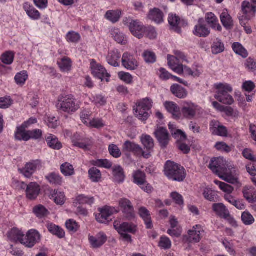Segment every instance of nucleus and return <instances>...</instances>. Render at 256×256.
<instances>
[{
  "mask_svg": "<svg viewBox=\"0 0 256 256\" xmlns=\"http://www.w3.org/2000/svg\"><path fill=\"white\" fill-rule=\"evenodd\" d=\"M168 22L172 28L176 31H179L178 28V25L180 23V18L174 14H170L168 17Z\"/></svg>",
  "mask_w": 256,
  "mask_h": 256,
  "instance_id": "obj_56",
  "label": "nucleus"
},
{
  "mask_svg": "<svg viewBox=\"0 0 256 256\" xmlns=\"http://www.w3.org/2000/svg\"><path fill=\"white\" fill-rule=\"evenodd\" d=\"M242 220L246 226H250L254 222L253 216L248 212H244L242 214Z\"/></svg>",
  "mask_w": 256,
  "mask_h": 256,
  "instance_id": "obj_61",
  "label": "nucleus"
},
{
  "mask_svg": "<svg viewBox=\"0 0 256 256\" xmlns=\"http://www.w3.org/2000/svg\"><path fill=\"white\" fill-rule=\"evenodd\" d=\"M119 206L126 220H134L136 218V214L134 208L129 200L127 198H122L119 201Z\"/></svg>",
  "mask_w": 256,
  "mask_h": 256,
  "instance_id": "obj_12",
  "label": "nucleus"
},
{
  "mask_svg": "<svg viewBox=\"0 0 256 256\" xmlns=\"http://www.w3.org/2000/svg\"><path fill=\"white\" fill-rule=\"evenodd\" d=\"M90 179L93 182H98L101 178V172L99 170L96 168H92L88 170Z\"/></svg>",
  "mask_w": 256,
  "mask_h": 256,
  "instance_id": "obj_57",
  "label": "nucleus"
},
{
  "mask_svg": "<svg viewBox=\"0 0 256 256\" xmlns=\"http://www.w3.org/2000/svg\"><path fill=\"white\" fill-rule=\"evenodd\" d=\"M172 92L176 97L180 98H185L187 96L186 90L178 84H174L170 87Z\"/></svg>",
  "mask_w": 256,
  "mask_h": 256,
  "instance_id": "obj_39",
  "label": "nucleus"
},
{
  "mask_svg": "<svg viewBox=\"0 0 256 256\" xmlns=\"http://www.w3.org/2000/svg\"><path fill=\"white\" fill-rule=\"evenodd\" d=\"M220 178L232 184H239V172L232 163Z\"/></svg>",
  "mask_w": 256,
  "mask_h": 256,
  "instance_id": "obj_13",
  "label": "nucleus"
},
{
  "mask_svg": "<svg viewBox=\"0 0 256 256\" xmlns=\"http://www.w3.org/2000/svg\"><path fill=\"white\" fill-rule=\"evenodd\" d=\"M46 178L49 182L52 184L60 185L62 182L60 176L54 172L49 174Z\"/></svg>",
  "mask_w": 256,
  "mask_h": 256,
  "instance_id": "obj_50",
  "label": "nucleus"
},
{
  "mask_svg": "<svg viewBox=\"0 0 256 256\" xmlns=\"http://www.w3.org/2000/svg\"><path fill=\"white\" fill-rule=\"evenodd\" d=\"M232 48L234 52L242 57L246 58L248 56V52L242 44L239 42H234L232 45Z\"/></svg>",
  "mask_w": 256,
  "mask_h": 256,
  "instance_id": "obj_45",
  "label": "nucleus"
},
{
  "mask_svg": "<svg viewBox=\"0 0 256 256\" xmlns=\"http://www.w3.org/2000/svg\"><path fill=\"white\" fill-rule=\"evenodd\" d=\"M164 106L166 110L172 114L173 118L178 120L181 118L180 108L176 104L172 102H166Z\"/></svg>",
  "mask_w": 256,
  "mask_h": 256,
  "instance_id": "obj_25",
  "label": "nucleus"
},
{
  "mask_svg": "<svg viewBox=\"0 0 256 256\" xmlns=\"http://www.w3.org/2000/svg\"><path fill=\"white\" fill-rule=\"evenodd\" d=\"M154 134L160 146L162 147L166 146L169 142L168 130L164 128H158L156 130Z\"/></svg>",
  "mask_w": 256,
  "mask_h": 256,
  "instance_id": "obj_22",
  "label": "nucleus"
},
{
  "mask_svg": "<svg viewBox=\"0 0 256 256\" xmlns=\"http://www.w3.org/2000/svg\"><path fill=\"white\" fill-rule=\"evenodd\" d=\"M118 75V78L126 84H130L133 82V76L128 72H120Z\"/></svg>",
  "mask_w": 256,
  "mask_h": 256,
  "instance_id": "obj_55",
  "label": "nucleus"
},
{
  "mask_svg": "<svg viewBox=\"0 0 256 256\" xmlns=\"http://www.w3.org/2000/svg\"><path fill=\"white\" fill-rule=\"evenodd\" d=\"M214 148L218 152L226 154L230 152L232 150L230 146L222 142H216L214 145Z\"/></svg>",
  "mask_w": 256,
  "mask_h": 256,
  "instance_id": "obj_54",
  "label": "nucleus"
},
{
  "mask_svg": "<svg viewBox=\"0 0 256 256\" xmlns=\"http://www.w3.org/2000/svg\"><path fill=\"white\" fill-rule=\"evenodd\" d=\"M210 129L212 133L215 135L221 136H227L228 130L226 128L220 124L216 120L212 121L210 124Z\"/></svg>",
  "mask_w": 256,
  "mask_h": 256,
  "instance_id": "obj_23",
  "label": "nucleus"
},
{
  "mask_svg": "<svg viewBox=\"0 0 256 256\" xmlns=\"http://www.w3.org/2000/svg\"><path fill=\"white\" fill-rule=\"evenodd\" d=\"M80 34L74 31L69 32L66 35V39L69 42L77 43L80 40Z\"/></svg>",
  "mask_w": 256,
  "mask_h": 256,
  "instance_id": "obj_60",
  "label": "nucleus"
},
{
  "mask_svg": "<svg viewBox=\"0 0 256 256\" xmlns=\"http://www.w3.org/2000/svg\"><path fill=\"white\" fill-rule=\"evenodd\" d=\"M177 220L174 217L172 216L170 219V224L171 228L168 230V233L170 236L178 238L182 234V228L178 226Z\"/></svg>",
  "mask_w": 256,
  "mask_h": 256,
  "instance_id": "obj_31",
  "label": "nucleus"
},
{
  "mask_svg": "<svg viewBox=\"0 0 256 256\" xmlns=\"http://www.w3.org/2000/svg\"><path fill=\"white\" fill-rule=\"evenodd\" d=\"M80 104L72 95H66L58 100L56 108L60 112L72 114L80 108Z\"/></svg>",
  "mask_w": 256,
  "mask_h": 256,
  "instance_id": "obj_3",
  "label": "nucleus"
},
{
  "mask_svg": "<svg viewBox=\"0 0 256 256\" xmlns=\"http://www.w3.org/2000/svg\"><path fill=\"white\" fill-rule=\"evenodd\" d=\"M203 195L206 200L210 202H216L218 200L219 196L217 192L210 188H205L204 190Z\"/></svg>",
  "mask_w": 256,
  "mask_h": 256,
  "instance_id": "obj_42",
  "label": "nucleus"
},
{
  "mask_svg": "<svg viewBox=\"0 0 256 256\" xmlns=\"http://www.w3.org/2000/svg\"><path fill=\"white\" fill-rule=\"evenodd\" d=\"M92 164L98 167L104 168H110L112 166L111 162L106 159H100L92 160Z\"/></svg>",
  "mask_w": 256,
  "mask_h": 256,
  "instance_id": "obj_58",
  "label": "nucleus"
},
{
  "mask_svg": "<svg viewBox=\"0 0 256 256\" xmlns=\"http://www.w3.org/2000/svg\"><path fill=\"white\" fill-rule=\"evenodd\" d=\"M242 194L244 198L249 203L256 202V190L252 186H245L242 189Z\"/></svg>",
  "mask_w": 256,
  "mask_h": 256,
  "instance_id": "obj_26",
  "label": "nucleus"
},
{
  "mask_svg": "<svg viewBox=\"0 0 256 256\" xmlns=\"http://www.w3.org/2000/svg\"><path fill=\"white\" fill-rule=\"evenodd\" d=\"M214 182L218 186L220 190L226 194H231L234 190V188L232 186L224 182L215 180H214Z\"/></svg>",
  "mask_w": 256,
  "mask_h": 256,
  "instance_id": "obj_49",
  "label": "nucleus"
},
{
  "mask_svg": "<svg viewBox=\"0 0 256 256\" xmlns=\"http://www.w3.org/2000/svg\"><path fill=\"white\" fill-rule=\"evenodd\" d=\"M206 20L207 23L210 27L218 31L222 30V26L218 24V20L216 16L212 12H208L206 16Z\"/></svg>",
  "mask_w": 256,
  "mask_h": 256,
  "instance_id": "obj_33",
  "label": "nucleus"
},
{
  "mask_svg": "<svg viewBox=\"0 0 256 256\" xmlns=\"http://www.w3.org/2000/svg\"><path fill=\"white\" fill-rule=\"evenodd\" d=\"M76 200L80 204H88L91 205L94 202V197H88L84 194H80L76 197Z\"/></svg>",
  "mask_w": 256,
  "mask_h": 256,
  "instance_id": "obj_64",
  "label": "nucleus"
},
{
  "mask_svg": "<svg viewBox=\"0 0 256 256\" xmlns=\"http://www.w3.org/2000/svg\"><path fill=\"white\" fill-rule=\"evenodd\" d=\"M48 231L54 235L56 236L58 238H62L65 236V232L63 229L53 224H48L47 225Z\"/></svg>",
  "mask_w": 256,
  "mask_h": 256,
  "instance_id": "obj_41",
  "label": "nucleus"
},
{
  "mask_svg": "<svg viewBox=\"0 0 256 256\" xmlns=\"http://www.w3.org/2000/svg\"><path fill=\"white\" fill-rule=\"evenodd\" d=\"M42 168V162L40 160H31L26 162L24 166L18 169V172L24 177L30 178L38 170Z\"/></svg>",
  "mask_w": 256,
  "mask_h": 256,
  "instance_id": "obj_10",
  "label": "nucleus"
},
{
  "mask_svg": "<svg viewBox=\"0 0 256 256\" xmlns=\"http://www.w3.org/2000/svg\"><path fill=\"white\" fill-rule=\"evenodd\" d=\"M242 13L238 18L242 26H245L247 22L254 18L256 13V8L248 1H244L242 4Z\"/></svg>",
  "mask_w": 256,
  "mask_h": 256,
  "instance_id": "obj_7",
  "label": "nucleus"
},
{
  "mask_svg": "<svg viewBox=\"0 0 256 256\" xmlns=\"http://www.w3.org/2000/svg\"><path fill=\"white\" fill-rule=\"evenodd\" d=\"M204 233L202 226L200 225H196L188 231V236H186V238L188 242L198 243L200 240Z\"/></svg>",
  "mask_w": 256,
  "mask_h": 256,
  "instance_id": "obj_16",
  "label": "nucleus"
},
{
  "mask_svg": "<svg viewBox=\"0 0 256 256\" xmlns=\"http://www.w3.org/2000/svg\"><path fill=\"white\" fill-rule=\"evenodd\" d=\"M72 142L74 146L78 147L84 150H90L92 145V142L89 139L81 140L77 138L74 140V138Z\"/></svg>",
  "mask_w": 256,
  "mask_h": 256,
  "instance_id": "obj_37",
  "label": "nucleus"
},
{
  "mask_svg": "<svg viewBox=\"0 0 256 256\" xmlns=\"http://www.w3.org/2000/svg\"><path fill=\"white\" fill-rule=\"evenodd\" d=\"M124 149L128 152H133L137 155L142 154V148L135 143L129 141H126L124 143Z\"/></svg>",
  "mask_w": 256,
  "mask_h": 256,
  "instance_id": "obj_40",
  "label": "nucleus"
},
{
  "mask_svg": "<svg viewBox=\"0 0 256 256\" xmlns=\"http://www.w3.org/2000/svg\"><path fill=\"white\" fill-rule=\"evenodd\" d=\"M48 146L54 150H60L62 148V144L58 140L56 137L52 134H50L46 138Z\"/></svg>",
  "mask_w": 256,
  "mask_h": 256,
  "instance_id": "obj_44",
  "label": "nucleus"
},
{
  "mask_svg": "<svg viewBox=\"0 0 256 256\" xmlns=\"http://www.w3.org/2000/svg\"><path fill=\"white\" fill-rule=\"evenodd\" d=\"M194 34L200 38H206L210 34V29L205 24L204 19H199L193 30Z\"/></svg>",
  "mask_w": 256,
  "mask_h": 256,
  "instance_id": "obj_19",
  "label": "nucleus"
},
{
  "mask_svg": "<svg viewBox=\"0 0 256 256\" xmlns=\"http://www.w3.org/2000/svg\"><path fill=\"white\" fill-rule=\"evenodd\" d=\"M33 212L39 218H42L48 213L46 208L41 204L34 206L33 208Z\"/></svg>",
  "mask_w": 256,
  "mask_h": 256,
  "instance_id": "obj_59",
  "label": "nucleus"
},
{
  "mask_svg": "<svg viewBox=\"0 0 256 256\" xmlns=\"http://www.w3.org/2000/svg\"><path fill=\"white\" fill-rule=\"evenodd\" d=\"M213 211L216 215L223 218L226 220L233 226L236 227L238 224L234 218L230 216L228 209L222 203L214 204L212 206Z\"/></svg>",
  "mask_w": 256,
  "mask_h": 256,
  "instance_id": "obj_9",
  "label": "nucleus"
},
{
  "mask_svg": "<svg viewBox=\"0 0 256 256\" xmlns=\"http://www.w3.org/2000/svg\"><path fill=\"white\" fill-rule=\"evenodd\" d=\"M114 228L122 236L123 238L128 242H130L132 240L131 236L126 234L129 232L135 234L137 230V225L134 223H129L128 222H123L122 224H118L116 222L113 224Z\"/></svg>",
  "mask_w": 256,
  "mask_h": 256,
  "instance_id": "obj_6",
  "label": "nucleus"
},
{
  "mask_svg": "<svg viewBox=\"0 0 256 256\" xmlns=\"http://www.w3.org/2000/svg\"><path fill=\"white\" fill-rule=\"evenodd\" d=\"M107 238L104 234H100L98 237L90 236L88 240L92 248H97L102 246L106 241Z\"/></svg>",
  "mask_w": 256,
  "mask_h": 256,
  "instance_id": "obj_30",
  "label": "nucleus"
},
{
  "mask_svg": "<svg viewBox=\"0 0 256 256\" xmlns=\"http://www.w3.org/2000/svg\"><path fill=\"white\" fill-rule=\"evenodd\" d=\"M7 236L8 240L11 242H20L22 244L24 234L20 230L14 228L8 232Z\"/></svg>",
  "mask_w": 256,
  "mask_h": 256,
  "instance_id": "obj_28",
  "label": "nucleus"
},
{
  "mask_svg": "<svg viewBox=\"0 0 256 256\" xmlns=\"http://www.w3.org/2000/svg\"><path fill=\"white\" fill-rule=\"evenodd\" d=\"M42 130L39 129H35L32 130H22L16 132L15 138L18 140L28 141L30 139L38 140L42 136Z\"/></svg>",
  "mask_w": 256,
  "mask_h": 256,
  "instance_id": "obj_15",
  "label": "nucleus"
},
{
  "mask_svg": "<svg viewBox=\"0 0 256 256\" xmlns=\"http://www.w3.org/2000/svg\"><path fill=\"white\" fill-rule=\"evenodd\" d=\"M182 112L185 118L191 120L195 117L200 116L204 113V110L199 106L190 101H185L182 104Z\"/></svg>",
  "mask_w": 256,
  "mask_h": 256,
  "instance_id": "obj_5",
  "label": "nucleus"
},
{
  "mask_svg": "<svg viewBox=\"0 0 256 256\" xmlns=\"http://www.w3.org/2000/svg\"><path fill=\"white\" fill-rule=\"evenodd\" d=\"M24 237L22 244L28 248H32L40 240V234L34 229L29 230Z\"/></svg>",
  "mask_w": 256,
  "mask_h": 256,
  "instance_id": "obj_14",
  "label": "nucleus"
},
{
  "mask_svg": "<svg viewBox=\"0 0 256 256\" xmlns=\"http://www.w3.org/2000/svg\"><path fill=\"white\" fill-rule=\"evenodd\" d=\"M142 142L144 147L148 150L147 152H145L142 150V155L145 158H148L150 150L154 146L153 139L151 136L148 135H142L141 137Z\"/></svg>",
  "mask_w": 256,
  "mask_h": 256,
  "instance_id": "obj_24",
  "label": "nucleus"
},
{
  "mask_svg": "<svg viewBox=\"0 0 256 256\" xmlns=\"http://www.w3.org/2000/svg\"><path fill=\"white\" fill-rule=\"evenodd\" d=\"M125 176L122 168L118 166H113V181L120 184L124 182Z\"/></svg>",
  "mask_w": 256,
  "mask_h": 256,
  "instance_id": "obj_36",
  "label": "nucleus"
},
{
  "mask_svg": "<svg viewBox=\"0 0 256 256\" xmlns=\"http://www.w3.org/2000/svg\"><path fill=\"white\" fill-rule=\"evenodd\" d=\"M58 64L63 72H68L70 70L71 68V61L69 58H64L60 61L58 62Z\"/></svg>",
  "mask_w": 256,
  "mask_h": 256,
  "instance_id": "obj_52",
  "label": "nucleus"
},
{
  "mask_svg": "<svg viewBox=\"0 0 256 256\" xmlns=\"http://www.w3.org/2000/svg\"><path fill=\"white\" fill-rule=\"evenodd\" d=\"M148 18L156 24H160L164 21V14L162 12L156 8L151 10L150 11Z\"/></svg>",
  "mask_w": 256,
  "mask_h": 256,
  "instance_id": "obj_34",
  "label": "nucleus"
},
{
  "mask_svg": "<svg viewBox=\"0 0 256 256\" xmlns=\"http://www.w3.org/2000/svg\"><path fill=\"white\" fill-rule=\"evenodd\" d=\"M90 68L93 76L102 81H110V74L106 72L105 68L98 64L94 60H90Z\"/></svg>",
  "mask_w": 256,
  "mask_h": 256,
  "instance_id": "obj_11",
  "label": "nucleus"
},
{
  "mask_svg": "<svg viewBox=\"0 0 256 256\" xmlns=\"http://www.w3.org/2000/svg\"><path fill=\"white\" fill-rule=\"evenodd\" d=\"M220 20L223 26L226 28H230L232 26L233 21L227 10L222 12L220 15Z\"/></svg>",
  "mask_w": 256,
  "mask_h": 256,
  "instance_id": "obj_43",
  "label": "nucleus"
},
{
  "mask_svg": "<svg viewBox=\"0 0 256 256\" xmlns=\"http://www.w3.org/2000/svg\"><path fill=\"white\" fill-rule=\"evenodd\" d=\"M23 8L28 16L32 20H37L40 17V12L28 2L24 4Z\"/></svg>",
  "mask_w": 256,
  "mask_h": 256,
  "instance_id": "obj_32",
  "label": "nucleus"
},
{
  "mask_svg": "<svg viewBox=\"0 0 256 256\" xmlns=\"http://www.w3.org/2000/svg\"><path fill=\"white\" fill-rule=\"evenodd\" d=\"M152 106V102L148 98L138 101L134 108L135 116L140 120H146L150 116V111Z\"/></svg>",
  "mask_w": 256,
  "mask_h": 256,
  "instance_id": "obj_4",
  "label": "nucleus"
},
{
  "mask_svg": "<svg viewBox=\"0 0 256 256\" xmlns=\"http://www.w3.org/2000/svg\"><path fill=\"white\" fill-rule=\"evenodd\" d=\"M98 214H95V218L96 221L100 223L105 224L108 222V218L111 216L112 212L110 208L105 206L103 208H98Z\"/></svg>",
  "mask_w": 256,
  "mask_h": 256,
  "instance_id": "obj_20",
  "label": "nucleus"
},
{
  "mask_svg": "<svg viewBox=\"0 0 256 256\" xmlns=\"http://www.w3.org/2000/svg\"><path fill=\"white\" fill-rule=\"evenodd\" d=\"M214 88L216 90L214 98L218 102L228 105L234 103V98L230 94L232 91V88L230 84L225 82H219L214 84Z\"/></svg>",
  "mask_w": 256,
  "mask_h": 256,
  "instance_id": "obj_1",
  "label": "nucleus"
},
{
  "mask_svg": "<svg viewBox=\"0 0 256 256\" xmlns=\"http://www.w3.org/2000/svg\"><path fill=\"white\" fill-rule=\"evenodd\" d=\"M40 190V186L36 182H30L26 190V196L30 200H35L38 196Z\"/></svg>",
  "mask_w": 256,
  "mask_h": 256,
  "instance_id": "obj_21",
  "label": "nucleus"
},
{
  "mask_svg": "<svg viewBox=\"0 0 256 256\" xmlns=\"http://www.w3.org/2000/svg\"><path fill=\"white\" fill-rule=\"evenodd\" d=\"M231 164L224 158L219 157L211 160L209 168L214 173L220 178Z\"/></svg>",
  "mask_w": 256,
  "mask_h": 256,
  "instance_id": "obj_8",
  "label": "nucleus"
},
{
  "mask_svg": "<svg viewBox=\"0 0 256 256\" xmlns=\"http://www.w3.org/2000/svg\"><path fill=\"white\" fill-rule=\"evenodd\" d=\"M134 182L138 186L144 184L146 175L140 170H136L133 173Z\"/></svg>",
  "mask_w": 256,
  "mask_h": 256,
  "instance_id": "obj_48",
  "label": "nucleus"
},
{
  "mask_svg": "<svg viewBox=\"0 0 256 256\" xmlns=\"http://www.w3.org/2000/svg\"><path fill=\"white\" fill-rule=\"evenodd\" d=\"M212 52L214 54H218L222 52L224 50V46L222 41L216 38L212 46Z\"/></svg>",
  "mask_w": 256,
  "mask_h": 256,
  "instance_id": "obj_47",
  "label": "nucleus"
},
{
  "mask_svg": "<svg viewBox=\"0 0 256 256\" xmlns=\"http://www.w3.org/2000/svg\"><path fill=\"white\" fill-rule=\"evenodd\" d=\"M168 65L170 68L175 72L180 74L182 71V64H180L178 58L174 56H168Z\"/></svg>",
  "mask_w": 256,
  "mask_h": 256,
  "instance_id": "obj_29",
  "label": "nucleus"
},
{
  "mask_svg": "<svg viewBox=\"0 0 256 256\" xmlns=\"http://www.w3.org/2000/svg\"><path fill=\"white\" fill-rule=\"evenodd\" d=\"M113 38L121 44H126L128 42L126 36L118 29L113 30Z\"/></svg>",
  "mask_w": 256,
  "mask_h": 256,
  "instance_id": "obj_46",
  "label": "nucleus"
},
{
  "mask_svg": "<svg viewBox=\"0 0 256 256\" xmlns=\"http://www.w3.org/2000/svg\"><path fill=\"white\" fill-rule=\"evenodd\" d=\"M142 56L146 63H154L156 61V56L152 52L146 50L143 53Z\"/></svg>",
  "mask_w": 256,
  "mask_h": 256,
  "instance_id": "obj_63",
  "label": "nucleus"
},
{
  "mask_svg": "<svg viewBox=\"0 0 256 256\" xmlns=\"http://www.w3.org/2000/svg\"><path fill=\"white\" fill-rule=\"evenodd\" d=\"M60 170L65 176H70L74 174L73 166L68 162H65L61 165Z\"/></svg>",
  "mask_w": 256,
  "mask_h": 256,
  "instance_id": "obj_53",
  "label": "nucleus"
},
{
  "mask_svg": "<svg viewBox=\"0 0 256 256\" xmlns=\"http://www.w3.org/2000/svg\"><path fill=\"white\" fill-rule=\"evenodd\" d=\"M49 197L57 204L61 206L64 203L65 196L63 192H59L58 190H51Z\"/></svg>",
  "mask_w": 256,
  "mask_h": 256,
  "instance_id": "obj_38",
  "label": "nucleus"
},
{
  "mask_svg": "<svg viewBox=\"0 0 256 256\" xmlns=\"http://www.w3.org/2000/svg\"><path fill=\"white\" fill-rule=\"evenodd\" d=\"M129 30L133 36L140 39L144 35L145 26L137 20H132L128 26Z\"/></svg>",
  "mask_w": 256,
  "mask_h": 256,
  "instance_id": "obj_18",
  "label": "nucleus"
},
{
  "mask_svg": "<svg viewBox=\"0 0 256 256\" xmlns=\"http://www.w3.org/2000/svg\"><path fill=\"white\" fill-rule=\"evenodd\" d=\"M122 63L125 68L130 70H136L138 66L137 60L134 58L133 55L128 52H126L123 54Z\"/></svg>",
  "mask_w": 256,
  "mask_h": 256,
  "instance_id": "obj_17",
  "label": "nucleus"
},
{
  "mask_svg": "<svg viewBox=\"0 0 256 256\" xmlns=\"http://www.w3.org/2000/svg\"><path fill=\"white\" fill-rule=\"evenodd\" d=\"M138 214L144 220L147 228H152V224L150 212L144 207H141L139 208Z\"/></svg>",
  "mask_w": 256,
  "mask_h": 256,
  "instance_id": "obj_35",
  "label": "nucleus"
},
{
  "mask_svg": "<svg viewBox=\"0 0 256 256\" xmlns=\"http://www.w3.org/2000/svg\"><path fill=\"white\" fill-rule=\"evenodd\" d=\"M14 58V54L10 51L6 52L3 54L1 57L2 61L6 64H10L12 63Z\"/></svg>",
  "mask_w": 256,
  "mask_h": 256,
  "instance_id": "obj_62",
  "label": "nucleus"
},
{
  "mask_svg": "<svg viewBox=\"0 0 256 256\" xmlns=\"http://www.w3.org/2000/svg\"><path fill=\"white\" fill-rule=\"evenodd\" d=\"M168 128L171 132L172 136L176 140V143L184 141L186 136L184 132L177 129L175 124L170 122L168 124Z\"/></svg>",
  "mask_w": 256,
  "mask_h": 256,
  "instance_id": "obj_27",
  "label": "nucleus"
},
{
  "mask_svg": "<svg viewBox=\"0 0 256 256\" xmlns=\"http://www.w3.org/2000/svg\"><path fill=\"white\" fill-rule=\"evenodd\" d=\"M164 174L169 180L178 182H182L186 176L184 167L171 161H168L166 162Z\"/></svg>",
  "mask_w": 256,
  "mask_h": 256,
  "instance_id": "obj_2",
  "label": "nucleus"
},
{
  "mask_svg": "<svg viewBox=\"0 0 256 256\" xmlns=\"http://www.w3.org/2000/svg\"><path fill=\"white\" fill-rule=\"evenodd\" d=\"M28 78V72L26 70H23L18 73L15 77L14 80L16 84L19 86H23Z\"/></svg>",
  "mask_w": 256,
  "mask_h": 256,
  "instance_id": "obj_51",
  "label": "nucleus"
}]
</instances>
